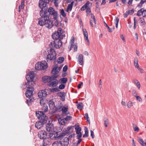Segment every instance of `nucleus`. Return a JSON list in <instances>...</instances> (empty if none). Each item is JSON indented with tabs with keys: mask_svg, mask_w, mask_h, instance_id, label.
Wrapping results in <instances>:
<instances>
[{
	"mask_svg": "<svg viewBox=\"0 0 146 146\" xmlns=\"http://www.w3.org/2000/svg\"><path fill=\"white\" fill-rule=\"evenodd\" d=\"M62 44V42L60 40H55L53 42H51L49 44L50 47H53V46L56 48H60Z\"/></svg>",
	"mask_w": 146,
	"mask_h": 146,
	"instance_id": "8",
	"label": "nucleus"
},
{
	"mask_svg": "<svg viewBox=\"0 0 146 146\" xmlns=\"http://www.w3.org/2000/svg\"><path fill=\"white\" fill-rule=\"evenodd\" d=\"M133 0H122L121 3L123 4H125L127 3L129 5H131L132 3Z\"/></svg>",
	"mask_w": 146,
	"mask_h": 146,
	"instance_id": "21",
	"label": "nucleus"
},
{
	"mask_svg": "<svg viewBox=\"0 0 146 146\" xmlns=\"http://www.w3.org/2000/svg\"><path fill=\"white\" fill-rule=\"evenodd\" d=\"M36 115L40 121L36 122L35 123L36 128L38 129H40L43 127L44 123L46 122L48 117L42 111L36 112Z\"/></svg>",
	"mask_w": 146,
	"mask_h": 146,
	"instance_id": "2",
	"label": "nucleus"
},
{
	"mask_svg": "<svg viewBox=\"0 0 146 146\" xmlns=\"http://www.w3.org/2000/svg\"><path fill=\"white\" fill-rule=\"evenodd\" d=\"M48 9V10L40 11V15L41 17L38 19V25L40 26L44 25L46 28L50 29L54 25L52 22L50 20L51 19L53 20L54 25L57 27L58 24L57 11L52 7H50Z\"/></svg>",
	"mask_w": 146,
	"mask_h": 146,
	"instance_id": "1",
	"label": "nucleus"
},
{
	"mask_svg": "<svg viewBox=\"0 0 146 146\" xmlns=\"http://www.w3.org/2000/svg\"><path fill=\"white\" fill-rule=\"evenodd\" d=\"M38 96L40 98L44 99L46 97L47 94L45 90H42L38 93Z\"/></svg>",
	"mask_w": 146,
	"mask_h": 146,
	"instance_id": "13",
	"label": "nucleus"
},
{
	"mask_svg": "<svg viewBox=\"0 0 146 146\" xmlns=\"http://www.w3.org/2000/svg\"><path fill=\"white\" fill-rule=\"evenodd\" d=\"M139 142L142 146H145V144L143 140L141 138H140L139 139Z\"/></svg>",
	"mask_w": 146,
	"mask_h": 146,
	"instance_id": "38",
	"label": "nucleus"
},
{
	"mask_svg": "<svg viewBox=\"0 0 146 146\" xmlns=\"http://www.w3.org/2000/svg\"><path fill=\"white\" fill-rule=\"evenodd\" d=\"M53 137H55V139L56 140L60 139V137H59V133H56V134H54V136Z\"/></svg>",
	"mask_w": 146,
	"mask_h": 146,
	"instance_id": "42",
	"label": "nucleus"
},
{
	"mask_svg": "<svg viewBox=\"0 0 146 146\" xmlns=\"http://www.w3.org/2000/svg\"><path fill=\"white\" fill-rule=\"evenodd\" d=\"M74 3V2L73 1H72L71 3L70 4H69L68 5L67 9L66 10V11L68 12V10H69L70 11H71L72 7L73 5V4Z\"/></svg>",
	"mask_w": 146,
	"mask_h": 146,
	"instance_id": "25",
	"label": "nucleus"
},
{
	"mask_svg": "<svg viewBox=\"0 0 146 146\" xmlns=\"http://www.w3.org/2000/svg\"><path fill=\"white\" fill-rule=\"evenodd\" d=\"M60 70V69H58V66H56L55 68H53L52 71V74H54L53 76H52L50 77L51 79H52L54 78H56L58 76V75L56 74L58 73Z\"/></svg>",
	"mask_w": 146,
	"mask_h": 146,
	"instance_id": "11",
	"label": "nucleus"
},
{
	"mask_svg": "<svg viewBox=\"0 0 146 146\" xmlns=\"http://www.w3.org/2000/svg\"><path fill=\"white\" fill-rule=\"evenodd\" d=\"M68 106H66V107H64L63 106L62 109V114H64V113H66V112L68 111Z\"/></svg>",
	"mask_w": 146,
	"mask_h": 146,
	"instance_id": "30",
	"label": "nucleus"
},
{
	"mask_svg": "<svg viewBox=\"0 0 146 146\" xmlns=\"http://www.w3.org/2000/svg\"><path fill=\"white\" fill-rule=\"evenodd\" d=\"M60 144L61 146H67L69 144V140L68 137H65L62 141H60Z\"/></svg>",
	"mask_w": 146,
	"mask_h": 146,
	"instance_id": "12",
	"label": "nucleus"
},
{
	"mask_svg": "<svg viewBox=\"0 0 146 146\" xmlns=\"http://www.w3.org/2000/svg\"><path fill=\"white\" fill-rule=\"evenodd\" d=\"M88 135V129L86 127L85 128V134L83 135V137H87Z\"/></svg>",
	"mask_w": 146,
	"mask_h": 146,
	"instance_id": "31",
	"label": "nucleus"
},
{
	"mask_svg": "<svg viewBox=\"0 0 146 146\" xmlns=\"http://www.w3.org/2000/svg\"><path fill=\"white\" fill-rule=\"evenodd\" d=\"M57 32H58L60 35L62 33V30L61 28H59L58 29Z\"/></svg>",
	"mask_w": 146,
	"mask_h": 146,
	"instance_id": "56",
	"label": "nucleus"
},
{
	"mask_svg": "<svg viewBox=\"0 0 146 146\" xmlns=\"http://www.w3.org/2000/svg\"><path fill=\"white\" fill-rule=\"evenodd\" d=\"M145 2L146 3V0H141L139 3V6H142L143 4Z\"/></svg>",
	"mask_w": 146,
	"mask_h": 146,
	"instance_id": "50",
	"label": "nucleus"
},
{
	"mask_svg": "<svg viewBox=\"0 0 146 146\" xmlns=\"http://www.w3.org/2000/svg\"><path fill=\"white\" fill-rule=\"evenodd\" d=\"M67 81V79L66 78H60L59 81L62 84L66 83Z\"/></svg>",
	"mask_w": 146,
	"mask_h": 146,
	"instance_id": "29",
	"label": "nucleus"
},
{
	"mask_svg": "<svg viewBox=\"0 0 146 146\" xmlns=\"http://www.w3.org/2000/svg\"><path fill=\"white\" fill-rule=\"evenodd\" d=\"M50 77L49 78L48 76H44L42 78V80L44 82H48L49 83L50 80Z\"/></svg>",
	"mask_w": 146,
	"mask_h": 146,
	"instance_id": "27",
	"label": "nucleus"
},
{
	"mask_svg": "<svg viewBox=\"0 0 146 146\" xmlns=\"http://www.w3.org/2000/svg\"><path fill=\"white\" fill-rule=\"evenodd\" d=\"M59 144H60V141H57L54 142L52 145V146H58Z\"/></svg>",
	"mask_w": 146,
	"mask_h": 146,
	"instance_id": "37",
	"label": "nucleus"
},
{
	"mask_svg": "<svg viewBox=\"0 0 146 146\" xmlns=\"http://www.w3.org/2000/svg\"><path fill=\"white\" fill-rule=\"evenodd\" d=\"M143 10V8H142L139 10L137 13V15L138 16H140L142 15V10Z\"/></svg>",
	"mask_w": 146,
	"mask_h": 146,
	"instance_id": "40",
	"label": "nucleus"
},
{
	"mask_svg": "<svg viewBox=\"0 0 146 146\" xmlns=\"http://www.w3.org/2000/svg\"><path fill=\"white\" fill-rule=\"evenodd\" d=\"M91 17L92 18V19L93 20V21H94V24L96 25V20L95 18V17L93 15H92V14H91Z\"/></svg>",
	"mask_w": 146,
	"mask_h": 146,
	"instance_id": "51",
	"label": "nucleus"
},
{
	"mask_svg": "<svg viewBox=\"0 0 146 146\" xmlns=\"http://www.w3.org/2000/svg\"><path fill=\"white\" fill-rule=\"evenodd\" d=\"M60 35L58 32H55L53 33L52 35V37L55 40H60L59 38L60 37Z\"/></svg>",
	"mask_w": 146,
	"mask_h": 146,
	"instance_id": "17",
	"label": "nucleus"
},
{
	"mask_svg": "<svg viewBox=\"0 0 146 146\" xmlns=\"http://www.w3.org/2000/svg\"><path fill=\"white\" fill-rule=\"evenodd\" d=\"M35 67L36 70H44L47 68V64L46 61H43L41 62L36 63Z\"/></svg>",
	"mask_w": 146,
	"mask_h": 146,
	"instance_id": "5",
	"label": "nucleus"
},
{
	"mask_svg": "<svg viewBox=\"0 0 146 146\" xmlns=\"http://www.w3.org/2000/svg\"><path fill=\"white\" fill-rule=\"evenodd\" d=\"M92 3H91L89 1H88L84 5L86 9L89 8H91L92 6Z\"/></svg>",
	"mask_w": 146,
	"mask_h": 146,
	"instance_id": "28",
	"label": "nucleus"
},
{
	"mask_svg": "<svg viewBox=\"0 0 146 146\" xmlns=\"http://www.w3.org/2000/svg\"><path fill=\"white\" fill-rule=\"evenodd\" d=\"M135 84L136 85V86L139 89H140L141 87V85L139 81H138V82H137Z\"/></svg>",
	"mask_w": 146,
	"mask_h": 146,
	"instance_id": "62",
	"label": "nucleus"
},
{
	"mask_svg": "<svg viewBox=\"0 0 146 146\" xmlns=\"http://www.w3.org/2000/svg\"><path fill=\"white\" fill-rule=\"evenodd\" d=\"M135 97L136 98L137 100L138 101H139V102H141L142 101V99L139 96H138L137 95Z\"/></svg>",
	"mask_w": 146,
	"mask_h": 146,
	"instance_id": "59",
	"label": "nucleus"
},
{
	"mask_svg": "<svg viewBox=\"0 0 146 146\" xmlns=\"http://www.w3.org/2000/svg\"><path fill=\"white\" fill-rule=\"evenodd\" d=\"M132 93L133 96L135 97L137 95V94L136 92V91L135 90H133L132 91Z\"/></svg>",
	"mask_w": 146,
	"mask_h": 146,
	"instance_id": "58",
	"label": "nucleus"
},
{
	"mask_svg": "<svg viewBox=\"0 0 146 146\" xmlns=\"http://www.w3.org/2000/svg\"><path fill=\"white\" fill-rule=\"evenodd\" d=\"M46 133L45 131H41L38 133V137L40 139H43L46 137Z\"/></svg>",
	"mask_w": 146,
	"mask_h": 146,
	"instance_id": "15",
	"label": "nucleus"
},
{
	"mask_svg": "<svg viewBox=\"0 0 146 146\" xmlns=\"http://www.w3.org/2000/svg\"><path fill=\"white\" fill-rule=\"evenodd\" d=\"M60 12L61 15L64 17H65L66 16V14L63 9H60Z\"/></svg>",
	"mask_w": 146,
	"mask_h": 146,
	"instance_id": "35",
	"label": "nucleus"
},
{
	"mask_svg": "<svg viewBox=\"0 0 146 146\" xmlns=\"http://www.w3.org/2000/svg\"><path fill=\"white\" fill-rule=\"evenodd\" d=\"M77 108L79 110H82L83 108V104L82 103L78 104L77 105Z\"/></svg>",
	"mask_w": 146,
	"mask_h": 146,
	"instance_id": "48",
	"label": "nucleus"
},
{
	"mask_svg": "<svg viewBox=\"0 0 146 146\" xmlns=\"http://www.w3.org/2000/svg\"><path fill=\"white\" fill-rule=\"evenodd\" d=\"M86 13L87 16L89 15L91 13V10L90 8H89L86 9Z\"/></svg>",
	"mask_w": 146,
	"mask_h": 146,
	"instance_id": "44",
	"label": "nucleus"
},
{
	"mask_svg": "<svg viewBox=\"0 0 146 146\" xmlns=\"http://www.w3.org/2000/svg\"><path fill=\"white\" fill-rule=\"evenodd\" d=\"M104 23L105 26L107 27V28H108L109 32H112V29L111 28H110L108 26L107 24L105 22H104Z\"/></svg>",
	"mask_w": 146,
	"mask_h": 146,
	"instance_id": "45",
	"label": "nucleus"
},
{
	"mask_svg": "<svg viewBox=\"0 0 146 146\" xmlns=\"http://www.w3.org/2000/svg\"><path fill=\"white\" fill-rule=\"evenodd\" d=\"M29 98L26 100V102L28 106H30L32 102H33V101L35 100L34 98H32L31 97H29Z\"/></svg>",
	"mask_w": 146,
	"mask_h": 146,
	"instance_id": "20",
	"label": "nucleus"
},
{
	"mask_svg": "<svg viewBox=\"0 0 146 146\" xmlns=\"http://www.w3.org/2000/svg\"><path fill=\"white\" fill-rule=\"evenodd\" d=\"M63 105H60L55 108V110L56 111L60 112L62 111V108Z\"/></svg>",
	"mask_w": 146,
	"mask_h": 146,
	"instance_id": "24",
	"label": "nucleus"
},
{
	"mask_svg": "<svg viewBox=\"0 0 146 146\" xmlns=\"http://www.w3.org/2000/svg\"><path fill=\"white\" fill-rule=\"evenodd\" d=\"M109 123V120L105 118L104 120V124L105 126L107 127L108 126V125Z\"/></svg>",
	"mask_w": 146,
	"mask_h": 146,
	"instance_id": "43",
	"label": "nucleus"
},
{
	"mask_svg": "<svg viewBox=\"0 0 146 146\" xmlns=\"http://www.w3.org/2000/svg\"><path fill=\"white\" fill-rule=\"evenodd\" d=\"M48 54L46 57V60L48 62L51 60H54L56 58V55L55 51L53 48L51 47L48 51Z\"/></svg>",
	"mask_w": 146,
	"mask_h": 146,
	"instance_id": "3",
	"label": "nucleus"
},
{
	"mask_svg": "<svg viewBox=\"0 0 146 146\" xmlns=\"http://www.w3.org/2000/svg\"><path fill=\"white\" fill-rule=\"evenodd\" d=\"M19 6H20V7L22 9H23L24 8V7H25V5H24V1H22L21 2V5H20Z\"/></svg>",
	"mask_w": 146,
	"mask_h": 146,
	"instance_id": "52",
	"label": "nucleus"
},
{
	"mask_svg": "<svg viewBox=\"0 0 146 146\" xmlns=\"http://www.w3.org/2000/svg\"><path fill=\"white\" fill-rule=\"evenodd\" d=\"M49 105L50 108H53L54 106V102L52 101H50Z\"/></svg>",
	"mask_w": 146,
	"mask_h": 146,
	"instance_id": "41",
	"label": "nucleus"
},
{
	"mask_svg": "<svg viewBox=\"0 0 146 146\" xmlns=\"http://www.w3.org/2000/svg\"><path fill=\"white\" fill-rule=\"evenodd\" d=\"M72 118V117L70 116H67L65 118H64L66 121H67L71 119Z\"/></svg>",
	"mask_w": 146,
	"mask_h": 146,
	"instance_id": "47",
	"label": "nucleus"
},
{
	"mask_svg": "<svg viewBox=\"0 0 146 146\" xmlns=\"http://www.w3.org/2000/svg\"><path fill=\"white\" fill-rule=\"evenodd\" d=\"M72 38L71 39L70 43L71 45H73V44H74V39L73 37H72Z\"/></svg>",
	"mask_w": 146,
	"mask_h": 146,
	"instance_id": "54",
	"label": "nucleus"
},
{
	"mask_svg": "<svg viewBox=\"0 0 146 146\" xmlns=\"http://www.w3.org/2000/svg\"><path fill=\"white\" fill-rule=\"evenodd\" d=\"M139 23L142 26L143 25L145 24V21L143 18H140L139 19Z\"/></svg>",
	"mask_w": 146,
	"mask_h": 146,
	"instance_id": "34",
	"label": "nucleus"
},
{
	"mask_svg": "<svg viewBox=\"0 0 146 146\" xmlns=\"http://www.w3.org/2000/svg\"><path fill=\"white\" fill-rule=\"evenodd\" d=\"M74 127L75 129L76 130V134H78L80 133H81V128L80 127V126L79 125H76L74 126Z\"/></svg>",
	"mask_w": 146,
	"mask_h": 146,
	"instance_id": "22",
	"label": "nucleus"
},
{
	"mask_svg": "<svg viewBox=\"0 0 146 146\" xmlns=\"http://www.w3.org/2000/svg\"><path fill=\"white\" fill-rule=\"evenodd\" d=\"M133 129L135 131L138 132L139 131V129L136 125H135V126L133 127Z\"/></svg>",
	"mask_w": 146,
	"mask_h": 146,
	"instance_id": "57",
	"label": "nucleus"
},
{
	"mask_svg": "<svg viewBox=\"0 0 146 146\" xmlns=\"http://www.w3.org/2000/svg\"><path fill=\"white\" fill-rule=\"evenodd\" d=\"M26 79L27 83L25 84L26 85H33L32 82L34 78V73L33 72H30L26 76Z\"/></svg>",
	"mask_w": 146,
	"mask_h": 146,
	"instance_id": "6",
	"label": "nucleus"
},
{
	"mask_svg": "<svg viewBox=\"0 0 146 146\" xmlns=\"http://www.w3.org/2000/svg\"><path fill=\"white\" fill-rule=\"evenodd\" d=\"M129 14V13L127 11L125 12V13L124 14V17L125 18H127Z\"/></svg>",
	"mask_w": 146,
	"mask_h": 146,
	"instance_id": "60",
	"label": "nucleus"
},
{
	"mask_svg": "<svg viewBox=\"0 0 146 146\" xmlns=\"http://www.w3.org/2000/svg\"><path fill=\"white\" fill-rule=\"evenodd\" d=\"M68 69V66L67 65H65L63 68V71L64 72L66 71Z\"/></svg>",
	"mask_w": 146,
	"mask_h": 146,
	"instance_id": "63",
	"label": "nucleus"
},
{
	"mask_svg": "<svg viewBox=\"0 0 146 146\" xmlns=\"http://www.w3.org/2000/svg\"><path fill=\"white\" fill-rule=\"evenodd\" d=\"M65 87V85L64 84H62L60 85L59 86V88L60 89H63Z\"/></svg>",
	"mask_w": 146,
	"mask_h": 146,
	"instance_id": "53",
	"label": "nucleus"
},
{
	"mask_svg": "<svg viewBox=\"0 0 146 146\" xmlns=\"http://www.w3.org/2000/svg\"><path fill=\"white\" fill-rule=\"evenodd\" d=\"M133 102L131 101H129V102H128L127 104V107L128 108H130L131 107H132L133 106Z\"/></svg>",
	"mask_w": 146,
	"mask_h": 146,
	"instance_id": "39",
	"label": "nucleus"
},
{
	"mask_svg": "<svg viewBox=\"0 0 146 146\" xmlns=\"http://www.w3.org/2000/svg\"><path fill=\"white\" fill-rule=\"evenodd\" d=\"M51 0H40L39 2L38 5L41 10L45 11L48 9V5L50 1Z\"/></svg>",
	"mask_w": 146,
	"mask_h": 146,
	"instance_id": "4",
	"label": "nucleus"
},
{
	"mask_svg": "<svg viewBox=\"0 0 146 146\" xmlns=\"http://www.w3.org/2000/svg\"><path fill=\"white\" fill-rule=\"evenodd\" d=\"M43 139V145H44L45 146L48 145L49 143L50 139L48 138L45 137Z\"/></svg>",
	"mask_w": 146,
	"mask_h": 146,
	"instance_id": "19",
	"label": "nucleus"
},
{
	"mask_svg": "<svg viewBox=\"0 0 146 146\" xmlns=\"http://www.w3.org/2000/svg\"><path fill=\"white\" fill-rule=\"evenodd\" d=\"M83 33L84 37L85 38H86V39L87 40V44L88 45H89L90 43L89 41L88 38V33L86 29H83Z\"/></svg>",
	"mask_w": 146,
	"mask_h": 146,
	"instance_id": "18",
	"label": "nucleus"
},
{
	"mask_svg": "<svg viewBox=\"0 0 146 146\" xmlns=\"http://www.w3.org/2000/svg\"><path fill=\"white\" fill-rule=\"evenodd\" d=\"M43 99H41L40 100V103L41 106L42 107L41 109L43 113H46L48 111V107L46 104L44 102Z\"/></svg>",
	"mask_w": 146,
	"mask_h": 146,
	"instance_id": "10",
	"label": "nucleus"
},
{
	"mask_svg": "<svg viewBox=\"0 0 146 146\" xmlns=\"http://www.w3.org/2000/svg\"><path fill=\"white\" fill-rule=\"evenodd\" d=\"M90 133L91 136L92 137V138L93 139H94V132L92 130H90Z\"/></svg>",
	"mask_w": 146,
	"mask_h": 146,
	"instance_id": "64",
	"label": "nucleus"
},
{
	"mask_svg": "<svg viewBox=\"0 0 146 146\" xmlns=\"http://www.w3.org/2000/svg\"><path fill=\"white\" fill-rule=\"evenodd\" d=\"M66 134V133L64 132H61L59 133V137H60V139H61L64 137L65 136Z\"/></svg>",
	"mask_w": 146,
	"mask_h": 146,
	"instance_id": "36",
	"label": "nucleus"
},
{
	"mask_svg": "<svg viewBox=\"0 0 146 146\" xmlns=\"http://www.w3.org/2000/svg\"><path fill=\"white\" fill-rule=\"evenodd\" d=\"M77 137L78 139H79L82 136V134L81 133H79L77 134Z\"/></svg>",
	"mask_w": 146,
	"mask_h": 146,
	"instance_id": "61",
	"label": "nucleus"
},
{
	"mask_svg": "<svg viewBox=\"0 0 146 146\" xmlns=\"http://www.w3.org/2000/svg\"><path fill=\"white\" fill-rule=\"evenodd\" d=\"M54 78L52 79L50 78V81H49L48 83V86L49 87H55L58 84V82L57 79Z\"/></svg>",
	"mask_w": 146,
	"mask_h": 146,
	"instance_id": "9",
	"label": "nucleus"
},
{
	"mask_svg": "<svg viewBox=\"0 0 146 146\" xmlns=\"http://www.w3.org/2000/svg\"><path fill=\"white\" fill-rule=\"evenodd\" d=\"M27 90L25 93L27 97H30L33 95V91L34 90L33 85H26Z\"/></svg>",
	"mask_w": 146,
	"mask_h": 146,
	"instance_id": "7",
	"label": "nucleus"
},
{
	"mask_svg": "<svg viewBox=\"0 0 146 146\" xmlns=\"http://www.w3.org/2000/svg\"><path fill=\"white\" fill-rule=\"evenodd\" d=\"M54 133H50L49 134V136L51 139H52L53 138V136H54Z\"/></svg>",
	"mask_w": 146,
	"mask_h": 146,
	"instance_id": "55",
	"label": "nucleus"
},
{
	"mask_svg": "<svg viewBox=\"0 0 146 146\" xmlns=\"http://www.w3.org/2000/svg\"><path fill=\"white\" fill-rule=\"evenodd\" d=\"M134 20V26L133 28L135 29L137 27L136 23L137 22V21L136 20L135 17H134L133 19Z\"/></svg>",
	"mask_w": 146,
	"mask_h": 146,
	"instance_id": "49",
	"label": "nucleus"
},
{
	"mask_svg": "<svg viewBox=\"0 0 146 146\" xmlns=\"http://www.w3.org/2000/svg\"><path fill=\"white\" fill-rule=\"evenodd\" d=\"M64 61V58L63 57H60L58 59L57 62L58 64L62 63Z\"/></svg>",
	"mask_w": 146,
	"mask_h": 146,
	"instance_id": "33",
	"label": "nucleus"
},
{
	"mask_svg": "<svg viewBox=\"0 0 146 146\" xmlns=\"http://www.w3.org/2000/svg\"><path fill=\"white\" fill-rule=\"evenodd\" d=\"M49 90L51 92L53 93L57 92L59 91V89L56 88H50Z\"/></svg>",
	"mask_w": 146,
	"mask_h": 146,
	"instance_id": "32",
	"label": "nucleus"
},
{
	"mask_svg": "<svg viewBox=\"0 0 146 146\" xmlns=\"http://www.w3.org/2000/svg\"><path fill=\"white\" fill-rule=\"evenodd\" d=\"M58 122L60 124L62 125H65L66 122L64 118H60L58 119Z\"/></svg>",
	"mask_w": 146,
	"mask_h": 146,
	"instance_id": "23",
	"label": "nucleus"
},
{
	"mask_svg": "<svg viewBox=\"0 0 146 146\" xmlns=\"http://www.w3.org/2000/svg\"><path fill=\"white\" fill-rule=\"evenodd\" d=\"M134 64L135 67L138 68L139 66L138 64V59L137 57H135L134 59Z\"/></svg>",
	"mask_w": 146,
	"mask_h": 146,
	"instance_id": "26",
	"label": "nucleus"
},
{
	"mask_svg": "<svg viewBox=\"0 0 146 146\" xmlns=\"http://www.w3.org/2000/svg\"><path fill=\"white\" fill-rule=\"evenodd\" d=\"M78 62L80 65H83L84 63L83 56L82 54H80L78 58Z\"/></svg>",
	"mask_w": 146,
	"mask_h": 146,
	"instance_id": "16",
	"label": "nucleus"
},
{
	"mask_svg": "<svg viewBox=\"0 0 146 146\" xmlns=\"http://www.w3.org/2000/svg\"><path fill=\"white\" fill-rule=\"evenodd\" d=\"M46 130L48 132L52 131L54 129V125L51 123H49L46 125Z\"/></svg>",
	"mask_w": 146,
	"mask_h": 146,
	"instance_id": "14",
	"label": "nucleus"
},
{
	"mask_svg": "<svg viewBox=\"0 0 146 146\" xmlns=\"http://www.w3.org/2000/svg\"><path fill=\"white\" fill-rule=\"evenodd\" d=\"M58 0H52L51 1L52 2H53L55 7H57L58 6Z\"/></svg>",
	"mask_w": 146,
	"mask_h": 146,
	"instance_id": "46",
	"label": "nucleus"
}]
</instances>
